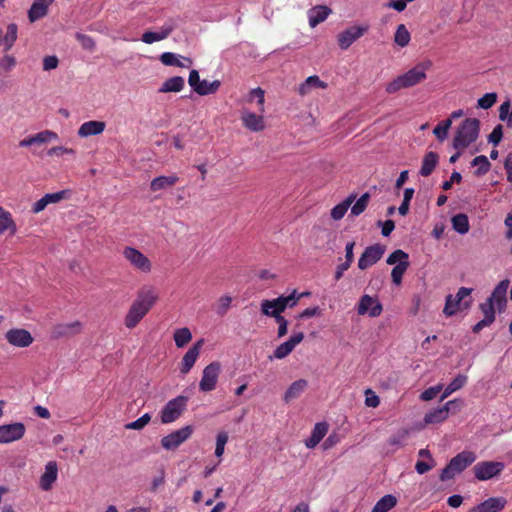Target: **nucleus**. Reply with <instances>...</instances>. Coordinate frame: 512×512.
I'll return each mask as SVG.
<instances>
[{"instance_id": "obj_1", "label": "nucleus", "mask_w": 512, "mask_h": 512, "mask_svg": "<svg viewBox=\"0 0 512 512\" xmlns=\"http://www.w3.org/2000/svg\"><path fill=\"white\" fill-rule=\"evenodd\" d=\"M157 298L152 288H141L124 317L125 327L130 330L135 328L153 307Z\"/></svg>"}, {"instance_id": "obj_2", "label": "nucleus", "mask_w": 512, "mask_h": 512, "mask_svg": "<svg viewBox=\"0 0 512 512\" xmlns=\"http://www.w3.org/2000/svg\"><path fill=\"white\" fill-rule=\"evenodd\" d=\"M432 63L425 61L418 63L416 66L396 77L386 86V92L393 94L404 88L413 87L426 79V71L430 69Z\"/></svg>"}, {"instance_id": "obj_3", "label": "nucleus", "mask_w": 512, "mask_h": 512, "mask_svg": "<svg viewBox=\"0 0 512 512\" xmlns=\"http://www.w3.org/2000/svg\"><path fill=\"white\" fill-rule=\"evenodd\" d=\"M480 121L476 118L465 119L456 131L453 138L455 149H465L478 138Z\"/></svg>"}, {"instance_id": "obj_4", "label": "nucleus", "mask_w": 512, "mask_h": 512, "mask_svg": "<svg viewBox=\"0 0 512 512\" xmlns=\"http://www.w3.org/2000/svg\"><path fill=\"white\" fill-rule=\"evenodd\" d=\"M477 459L473 451H462L454 456L440 473L441 481L453 479L456 474L461 473Z\"/></svg>"}, {"instance_id": "obj_5", "label": "nucleus", "mask_w": 512, "mask_h": 512, "mask_svg": "<svg viewBox=\"0 0 512 512\" xmlns=\"http://www.w3.org/2000/svg\"><path fill=\"white\" fill-rule=\"evenodd\" d=\"M471 292V288L461 287L458 289V292L455 296L451 294L447 295L445 299L443 313L447 317H451L455 315L458 312V310L462 308L467 309L471 304V300L466 301L465 298H467L471 294Z\"/></svg>"}, {"instance_id": "obj_6", "label": "nucleus", "mask_w": 512, "mask_h": 512, "mask_svg": "<svg viewBox=\"0 0 512 512\" xmlns=\"http://www.w3.org/2000/svg\"><path fill=\"white\" fill-rule=\"evenodd\" d=\"M188 398L185 396H177L168 401L160 412V419L163 424H169L176 421L187 407Z\"/></svg>"}, {"instance_id": "obj_7", "label": "nucleus", "mask_w": 512, "mask_h": 512, "mask_svg": "<svg viewBox=\"0 0 512 512\" xmlns=\"http://www.w3.org/2000/svg\"><path fill=\"white\" fill-rule=\"evenodd\" d=\"M504 468L503 462L481 461L474 465L473 472L477 480L487 481L500 475Z\"/></svg>"}, {"instance_id": "obj_8", "label": "nucleus", "mask_w": 512, "mask_h": 512, "mask_svg": "<svg viewBox=\"0 0 512 512\" xmlns=\"http://www.w3.org/2000/svg\"><path fill=\"white\" fill-rule=\"evenodd\" d=\"M221 373V364L214 361L207 365L202 372V377L199 382V389L202 392L213 391L218 382L219 375Z\"/></svg>"}, {"instance_id": "obj_9", "label": "nucleus", "mask_w": 512, "mask_h": 512, "mask_svg": "<svg viewBox=\"0 0 512 512\" xmlns=\"http://www.w3.org/2000/svg\"><path fill=\"white\" fill-rule=\"evenodd\" d=\"M123 256L136 270L143 273H149L152 270V263L148 257L134 247H125L123 250Z\"/></svg>"}, {"instance_id": "obj_10", "label": "nucleus", "mask_w": 512, "mask_h": 512, "mask_svg": "<svg viewBox=\"0 0 512 512\" xmlns=\"http://www.w3.org/2000/svg\"><path fill=\"white\" fill-rule=\"evenodd\" d=\"M193 433L190 425L184 426L176 431L171 432L161 439V445L165 450L171 451L177 449L182 443L188 440Z\"/></svg>"}, {"instance_id": "obj_11", "label": "nucleus", "mask_w": 512, "mask_h": 512, "mask_svg": "<svg viewBox=\"0 0 512 512\" xmlns=\"http://www.w3.org/2000/svg\"><path fill=\"white\" fill-rule=\"evenodd\" d=\"M385 246L382 244H374L368 246L358 260V267L361 270H366L372 265L376 264L384 255Z\"/></svg>"}, {"instance_id": "obj_12", "label": "nucleus", "mask_w": 512, "mask_h": 512, "mask_svg": "<svg viewBox=\"0 0 512 512\" xmlns=\"http://www.w3.org/2000/svg\"><path fill=\"white\" fill-rule=\"evenodd\" d=\"M369 29L365 26H351L337 36L338 45L342 50H347L356 40L361 38Z\"/></svg>"}, {"instance_id": "obj_13", "label": "nucleus", "mask_w": 512, "mask_h": 512, "mask_svg": "<svg viewBox=\"0 0 512 512\" xmlns=\"http://www.w3.org/2000/svg\"><path fill=\"white\" fill-rule=\"evenodd\" d=\"M5 338L9 344L20 348L30 346L34 340L28 330L20 328L8 330L5 334Z\"/></svg>"}, {"instance_id": "obj_14", "label": "nucleus", "mask_w": 512, "mask_h": 512, "mask_svg": "<svg viewBox=\"0 0 512 512\" xmlns=\"http://www.w3.org/2000/svg\"><path fill=\"white\" fill-rule=\"evenodd\" d=\"M26 428L23 423L17 422L0 426V443H10L21 439Z\"/></svg>"}, {"instance_id": "obj_15", "label": "nucleus", "mask_w": 512, "mask_h": 512, "mask_svg": "<svg viewBox=\"0 0 512 512\" xmlns=\"http://www.w3.org/2000/svg\"><path fill=\"white\" fill-rule=\"evenodd\" d=\"M509 285L510 281L508 279L500 281L492 291L490 297L487 299L496 305V308L499 312L504 311L507 306V291Z\"/></svg>"}, {"instance_id": "obj_16", "label": "nucleus", "mask_w": 512, "mask_h": 512, "mask_svg": "<svg viewBox=\"0 0 512 512\" xmlns=\"http://www.w3.org/2000/svg\"><path fill=\"white\" fill-rule=\"evenodd\" d=\"M303 339V332L293 334L287 341L277 346V348L274 350L273 356H270L269 358L284 359L294 350L296 345L303 341Z\"/></svg>"}, {"instance_id": "obj_17", "label": "nucleus", "mask_w": 512, "mask_h": 512, "mask_svg": "<svg viewBox=\"0 0 512 512\" xmlns=\"http://www.w3.org/2000/svg\"><path fill=\"white\" fill-rule=\"evenodd\" d=\"M241 121L243 126L252 132H260L265 129L263 116L250 112L246 109L241 111Z\"/></svg>"}, {"instance_id": "obj_18", "label": "nucleus", "mask_w": 512, "mask_h": 512, "mask_svg": "<svg viewBox=\"0 0 512 512\" xmlns=\"http://www.w3.org/2000/svg\"><path fill=\"white\" fill-rule=\"evenodd\" d=\"M203 339L198 340L189 350L185 353L182 359L181 368L180 371L182 374H187L192 367L194 366L195 362L197 361L200 350L203 346Z\"/></svg>"}, {"instance_id": "obj_19", "label": "nucleus", "mask_w": 512, "mask_h": 512, "mask_svg": "<svg viewBox=\"0 0 512 512\" xmlns=\"http://www.w3.org/2000/svg\"><path fill=\"white\" fill-rule=\"evenodd\" d=\"M175 25L172 20L166 22L158 32L146 31L142 34L141 40L146 44H152L166 39L174 30Z\"/></svg>"}, {"instance_id": "obj_20", "label": "nucleus", "mask_w": 512, "mask_h": 512, "mask_svg": "<svg viewBox=\"0 0 512 512\" xmlns=\"http://www.w3.org/2000/svg\"><path fill=\"white\" fill-rule=\"evenodd\" d=\"M81 323L74 321L71 323H60L55 325L51 330V336L53 339H60L65 337H71L80 331Z\"/></svg>"}, {"instance_id": "obj_21", "label": "nucleus", "mask_w": 512, "mask_h": 512, "mask_svg": "<svg viewBox=\"0 0 512 512\" xmlns=\"http://www.w3.org/2000/svg\"><path fill=\"white\" fill-rule=\"evenodd\" d=\"M374 299L369 295H363L360 298L359 304H358V314L364 315L366 313H369L371 317H377L382 312V305L377 302L375 305H373Z\"/></svg>"}, {"instance_id": "obj_22", "label": "nucleus", "mask_w": 512, "mask_h": 512, "mask_svg": "<svg viewBox=\"0 0 512 512\" xmlns=\"http://www.w3.org/2000/svg\"><path fill=\"white\" fill-rule=\"evenodd\" d=\"M58 467L55 461H50L45 466V471L40 478V487L44 491H49L57 480Z\"/></svg>"}, {"instance_id": "obj_23", "label": "nucleus", "mask_w": 512, "mask_h": 512, "mask_svg": "<svg viewBox=\"0 0 512 512\" xmlns=\"http://www.w3.org/2000/svg\"><path fill=\"white\" fill-rule=\"evenodd\" d=\"M54 0H34L29 11L28 18L30 22H35L48 13V7L53 3Z\"/></svg>"}, {"instance_id": "obj_24", "label": "nucleus", "mask_w": 512, "mask_h": 512, "mask_svg": "<svg viewBox=\"0 0 512 512\" xmlns=\"http://www.w3.org/2000/svg\"><path fill=\"white\" fill-rule=\"evenodd\" d=\"M329 429V425L326 422H318L315 424L311 436L305 440V445L309 449L315 448L321 440L325 437Z\"/></svg>"}, {"instance_id": "obj_25", "label": "nucleus", "mask_w": 512, "mask_h": 512, "mask_svg": "<svg viewBox=\"0 0 512 512\" xmlns=\"http://www.w3.org/2000/svg\"><path fill=\"white\" fill-rule=\"evenodd\" d=\"M160 61L166 66L188 68L192 65V59L179 56L172 52H164L160 55Z\"/></svg>"}, {"instance_id": "obj_26", "label": "nucleus", "mask_w": 512, "mask_h": 512, "mask_svg": "<svg viewBox=\"0 0 512 512\" xmlns=\"http://www.w3.org/2000/svg\"><path fill=\"white\" fill-rule=\"evenodd\" d=\"M506 505V499L503 497H491L477 505L473 511L476 512H499Z\"/></svg>"}, {"instance_id": "obj_27", "label": "nucleus", "mask_w": 512, "mask_h": 512, "mask_svg": "<svg viewBox=\"0 0 512 512\" xmlns=\"http://www.w3.org/2000/svg\"><path fill=\"white\" fill-rule=\"evenodd\" d=\"M332 10L325 5H317L309 10L308 18L311 28H315L318 24L322 23L331 14Z\"/></svg>"}, {"instance_id": "obj_28", "label": "nucleus", "mask_w": 512, "mask_h": 512, "mask_svg": "<svg viewBox=\"0 0 512 512\" xmlns=\"http://www.w3.org/2000/svg\"><path fill=\"white\" fill-rule=\"evenodd\" d=\"M106 124L103 121L91 120L84 122L78 129L80 137L99 135L105 130Z\"/></svg>"}, {"instance_id": "obj_29", "label": "nucleus", "mask_w": 512, "mask_h": 512, "mask_svg": "<svg viewBox=\"0 0 512 512\" xmlns=\"http://www.w3.org/2000/svg\"><path fill=\"white\" fill-rule=\"evenodd\" d=\"M308 382L305 379L294 381L286 390L283 400L285 403H290L292 400L297 399L307 388Z\"/></svg>"}, {"instance_id": "obj_30", "label": "nucleus", "mask_w": 512, "mask_h": 512, "mask_svg": "<svg viewBox=\"0 0 512 512\" xmlns=\"http://www.w3.org/2000/svg\"><path fill=\"white\" fill-rule=\"evenodd\" d=\"M7 231H9L11 235H14L17 231V226L12 214L0 206V235Z\"/></svg>"}, {"instance_id": "obj_31", "label": "nucleus", "mask_w": 512, "mask_h": 512, "mask_svg": "<svg viewBox=\"0 0 512 512\" xmlns=\"http://www.w3.org/2000/svg\"><path fill=\"white\" fill-rule=\"evenodd\" d=\"M179 181V177L175 174L169 176H158L150 183V189L153 192L167 189L174 186Z\"/></svg>"}, {"instance_id": "obj_32", "label": "nucleus", "mask_w": 512, "mask_h": 512, "mask_svg": "<svg viewBox=\"0 0 512 512\" xmlns=\"http://www.w3.org/2000/svg\"><path fill=\"white\" fill-rule=\"evenodd\" d=\"M439 161V156L436 152L430 151L424 155L420 174L427 177L432 174Z\"/></svg>"}, {"instance_id": "obj_33", "label": "nucleus", "mask_w": 512, "mask_h": 512, "mask_svg": "<svg viewBox=\"0 0 512 512\" xmlns=\"http://www.w3.org/2000/svg\"><path fill=\"white\" fill-rule=\"evenodd\" d=\"M185 86V80L181 76H173L165 80L159 88V93L180 92Z\"/></svg>"}, {"instance_id": "obj_34", "label": "nucleus", "mask_w": 512, "mask_h": 512, "mask_svg": "<svg viewBox=\"0 0 512 512\" xmlns=\"http://www.w3.org/2000/svg\"><path fill=\"white\" fill-rule=\"evenodd\" d=\"M221 86V82L219 80H214L212 82H208L207 80H201L200 84L195 87V93L200 96H206L210 94L216 93Z\"/></svg>"}, {"instance_id": "obj_35", "label": "nucleus", "mask_w": 512, "mask_h": 512, "mask_svg": "<svg viewBox=\"0 0 512 512\" xmlns=\"http://www.w3.org/2000/svg\"><path fill=\"white\" fill-rule=\"evenodd\" d=\"M397 504V498L393 495H385L374 505L372 512H388Z\"/></svg>"}, {"instance_id": "obj_36", "label": "nucleus", "mask_w": 512, "mask_h": 512, "mask_svg": "<svg viewBox=\"0 0 512 512\" xmlns=\"http://www.w3.org/2000/svg\"><path fill=\"white\" fill-rule=\"evenodd\" d=\"M447 418L446 409L438 407L425 414L424 422L425 424H438L444 422Z\"/></svg>"}, {"instance_id": "obj_37", "label": "nucleus", "mask_w": 512, "mask_h": 512, "mask_svg": "<svg viewBox=\"0 0 512 512\" xmlns=\"http://www.w3.org/2000/svg\"><path fill=\"white\" fill-rule=\"evenodd\" d=\"M355 197H356L355 195H350L343 202H341L338 205H336L335 207H333L331 210L332 219H334V220L342 219L344 217V215L346 214L350 205L355 200Z\"/></svg>"}, {"instance_id": "obj_38", "label": "nucleus", "mask_w": 512, "mask_h": 512, "mask_svg": "<svg viewBox=\"0 0 512 512\" xmlns=\"http://www.w3.org/2000/svg\"><path fill=\"white\" fill-rule=\"evenodd\" d=\"M451 222L456 232L466 234L469 231V220L466 214L460 213L453 216Z\"/></svg>"}, {"instance_id": "obj_39", "label": "nucleus", "mask_w": 512, "mask_h": 512, "mask_svg": "<svg viewBox=\"0 0 512 512\" xmlns=\"http://www.w3.org/2000/svg\"><path fill=\"white\" fill-rule=\"evenodd\" d=\"M314 88H326V84L319 79L318 76L313 75L309 76L305 82H303L299 87V93L301 95H305L309 93L310 89Z\"/></svg>"}, {"instance_id": "obj_40", "label": "nucleus", "mask_w": 512, "mask_h": 512, "mask_svg": "<svg viewBox=\"0 0 512 512\" xmlns=\"http://www.w3.org/2000/svg\"><path fill=\"white\" fill-rule=\"evenodd\" d=\"M410 40V32L406 26L404 24H399L394 35V42L400 47H406Z\"/></svg>"}, {"instance_id": "obj_41", "label": "nucleus", "mask_w": 512, "mask_h": 512, "mask_svg": "<svg viewBox=\"0 0 512 512\" xmlns=\"http://www.w3.org/2000/svg\"><path fill=\"white\" fill-rule=\"evenodd\" d=\"M466 380H467L466 376L458 375L451 383H449V385L446 386V388L444 389V391L440 397V401H443L448 396H450L453 392L462 388L464 386Z\"/></svg>"}, {"instance_id": "obj_42", "label": "nucleus", "mask_w": 512, "mask_h": 512, "mask_svg": "<svg viewBox=\"0 0 512 512\" xmlns=\"http://www.w3.org/2000/svg\"><path fill=\"white\" fill-rule=\"evenodd\" d=\"M410 263L409 261H400V263L396 264L391 271L392 282L399 286L402 283V278L406 270L408 269Z\"/></svg>"}, {"instance_id": "obj_43", "label": "nucleus", "mask_w": 512, "mask_h": 512, "mask_svg": "<svg viewBox=\"0 0 512 512\" xmlns=\"http://www.w3.org/2000/svg\"><path fill=\"white\" fill-rule=\"evenodd\" d=\"M471 165L477 167L475 171V174L477 176H482L486 174L491 167V164L485 155L476 156L472 160Z\"/></svg>"}, {"instance_id": "obj_44", "label": "nucleus", "mask_w": 512, "mask_h": 512, "mask_svg": "<svg viewBox=\"0 0 512 512\" xmlns=\"http://www.w3.org/2000/svg\"><path fill=\"white\" fill-rule=\"evenodd\" d=\"M174 341L178 348L184 347L192 339V334L188 328H180L174 332Z\"/></svg>"}, {"instance_id": "obj_45", "label": "nucleus", "mask_w": 512, "mask_h": 512, "mask_svg": "<svg viewBox=\"0 0 512 512\" xmlns=\"http://www.w3.org/2000/svg\"><path fill=\"white\" fill-rule=\"evenodd\" d=\"M17 25L14 23H11L7 26L6 34L3 37V43L5 46V51H8L13 46L14 42L17 39Z\"/></svg>"}, {"instance_id": "obj_46", "label": "nucleus", "mask_w": 512, "mask_h": 512, "mask_svg": "<svg viewBox=\"0 0 512 512\" xmlns=\"http://www.w3.org/2000/svg\"><path fill=\"white\" fill-rule=\"evenodd\" d=\"M451 125H452V120L445 119V120H442L441 122H439L435 126L433 133L439 141H444L447 138L448 131H449Z\"/></svg>"}, {"instance_id": "obj_47", "label": "nucleus", "mask_w": 512, "mask_h": 512, "mask_svg": "<svg viewBox=\"0 0 512 512\" xmlns=\"http://www.w3.org/2000/svg\"><path fill=\"white\" fill-rule=\"evenodd\" d=\"M370 195L368 193L363 194L351 207V215L359 216L362 214L368 206Z\"/></svg>"}, {"instance_id": "obj_48", "label": "nucleus", "mask_w": 512, "mask_h": 512, "mask_svg": "<svg viewBox=\"0 0 512 512\" xmlns=\"http://www.w3.org/2000/svg\"><path fill=\"white\" fill-rule=\"evenodd\" d=\"M254 100H256L257 104L259 105V112L263 113L265 97H264V90L261 89L260 87L254 88L249 92L247 101L253 102Z\"/></svg>"}, {"instance_id": "obj_49", "label": "nucleus", "mask_w": 512, "mask_h": 512, "mask_svg": "<svg viewBox=\"0 0 512 512\" xmlns=\"http://www.w3.org/2000/svg\"><path fill=\"white\" fill-rule=\"evenodd\" d=\"M33 136H34L35 144L49 143L53 140L58 139L57 133L50 131V130L41 131Z\"/></svg>"}, {"instance_id": "obj_50", "label": "nucleus", "mask_w": 512, "mask_h": 512, "mask_svg": "<svg viewBox=\"0 0 512 512\" xmlns=\"http://www.w3.org/2000/svg\"><path fill=\"white\" fill-rule=\"evenodd\" d=\"M496 309V305L488 300L480 304V310L484 314V318L492 323L495 321Z\"/></svg>"}, {"instance_id": "obj_51", "label": "nucleus", "mask_w": 512, "mask_h": 512, "mask_svg": "<svg viewBox=\"0 0 512 512\" xmlns=\"http://www.w3.org/2000/svg\"><path fill=\"white\" fill-rule=\"evenodd\" d=\"M150 420L151 416L148 413H145L137 420L127 423L125 428L129 430H141L150 422Z\"/></svg>"}, {"instance_id": "obj_52", "label": "nucleus", "mask_w": 512, "mask_h": 512, "mask_svg": "<svg viewBox=\"0 0 512 512\" xmlns=\"http://www.w3.org/2000/svg\"><path fill=\"white\" fill-rule=\"evenodd\" d=\"M228 442V434L225 431L219 432L216 437L215 455L221 457L224 453L225 445Z\"/></svg>"}, {"instance_id": "obj_53", "label": "nucleus", "mask_w": 512, "mask_h": 512, "mask_svg": "<svg viewBox=\"0 0 512 512\" xmlns=\"http://www.w3.org/2000/svg\"><path fill=\"white\" fill-rule=\"evenodd\" d=\"M271 302V300H263L261 303V312L269 317H273L274 319H277V317H282L280 311H278V306L269 305L268 303Z\"/></svg>"}, {"instance_id": "obj_54", "label": "nucleus", "mask_w": 512, "mask_h": 512, "mask_svg": "<svg viewBox=\"0 0 512 512\" xmlns=\"http://www.w3.org/2000/svg\"><path fill=\"white\" fill-rule=\"evenodd\" d=\"M408 258L409 256L405 251L397 249L388 256L386 262L389 265H394L400 263V261H408Z\"/></svg>"}, {"instance_id": "obj_55", "label": "nucleus", "mask_w": 512, "mask_h": 512, "mask_svg": "<svg viewBox=\"0 0 512 512\" xmlns=\"http://www.w3.org/2000/svg\"><path fill=\"white\" fill-rule=\"evenodd\" d=\"M496 101V93H486L485 95L478 99V107L482 109H489L496 103Z\"/></svg>"}, {"instance_id": "obj_56", "label": "nucleus", "mask_w": 512, "mask_h": 512, "mask_svg": "<svg viewBox=\"0 0 512 512\" xmlns=\"http://www.w3.org/2000/svg\"><path fill=\"white\" fill-rule=\"evenodd\" d=\"M231 302L232 298L228 295L220 297L218 301V306L216 308V313L220 316L225 315L231 306Z\"/></svg>"}, {"instance_id": "obj_57", "label": "nucleus", "mask_w": 512, "mask_h": 512, "mask_svg": "<svg viewBox=\"0 0 512 512\" xmlns=\"http://www.w3.org/2000/svg\"><path fill=\"white\" fill-rule=\"evenodd\" d=\"M441 390V385L429 387L420 394V399L422 401H430L434 399L441 392Z\"/></svg>"}, {"instance_id": "obj_58", "label": "nucleus", "mask_w": 512, "mask_h": 512, "mask_svg": "<svg viewBox=\"0 0 512 512\" xmlns=\"http://www.w3.org/2000/svg\"><path fill=\"white\" fill-rule=\"evenodd\" d=\"M462 404V400L454 399L446 402L445 405L442 406V408L446 409V414L449 417L450 413L456 414L457 412H459L462 407Z\"/></svg>"}, {"instance_id": "obj_59", "label": "nucleus", "mask_w": 512, "mask_h": 512, "mask_svg": "<svg viewBox=\"0 0 512 512\" xmlns=\"http://www.w3.org/2000/svg\"><path fill=\"white\" fill-rule=\"evenodd\" d=\"M407 434H408V432L406 430H402L399 433H397L396 435H392L388 439V444L390 446L402 447L404 445V441L406 439Z\"/></svg>"}, {"instance_id": "obj_60", "label": "nucleus", "mask_w": 512, "mask_h": 512, "mask_svg": "<svg viewBox=\"0 0 512 512\" xmlns=\"http://www.w3.org/2000/svg\"><path fill=\"white\" fill-rule=\"evenodd\" d=\"M64 154L75 155V150L72 148H67V147H63V146H55V147L50 148L47 151L48 156L60 157Z\"/></svg>"}, {"instance_id": "obj_61", "label": "nucleus", "mask_w": 512, "mask_h": 512, "mask_svg": "<svg viewBox=\"0 0 512 512\" xmlns=\"http://www.w3.org/2000/svg\"><path fill=\"white\" fill-rule=\"evenodd\" d=\"M503 137V128L501 124H498L494 127L492 132L490 133L488 140L490 143H492L494 146H497Z\"/></svg>"}, {"instance_id": "obj_62", "label": "nucleus", "mask_w": 512, "mask_h": 512, "mask_svg": "<svg viewBox=\"0 0 512 512\" xmlns=\"http://www.w3.org/2000/svg\"><path fill=\"white\" fill-rule=\"evenodd\" d=\"M65 195H66V191L63 190V191H59L56 193L45 194L44 198H45V201L47 202V205H49V204L59 203L61 200H63L65 198Z\"/></svg>"}, {"instance_id": "obj_63", "label": "nucleus", "mask_w": 512, "mask_h": 512, "mask_svg": "<svg viewBox=\"0 0 512 512\" xmlns=\"http://www.w3.org/2000/svg\"><path fill=\"white\" fill-rule=\"evenodd\" d=\"M510 112H511V103H510V101L503 102L500 105V108H499V119L501 121H507L508 122V119H509V116H510Z\"/></svg>"}, {"instance_id": "obj_64", "label": "nucleus", "mask_w": 512, "mask_h": 512, "mask_svg": "<svg viewBox=\"0 0 512 512\" xmlns=\"http://www.w3.org/2000/svg\"><path fill=\"white\" fill-rule=\"evenodd\" d=\"M76 38L85 49L92 50L95 47L93 39L88 35L77 33Z\"/></svg>"}]
</instances>
